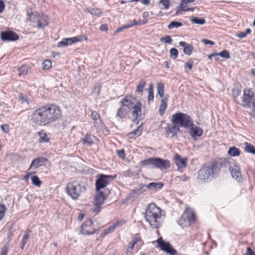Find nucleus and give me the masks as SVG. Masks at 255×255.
Wrapping results in <instances>:
<instances>
[{"label": "nucleus", "mask_w": 255, "mask_h": 255, "mask_svg": "<svg viewBox=\"0 0 255 255\" xmlns=\"http://www.w3.org/2000/svg\"><path fill=\"white\" fill-rule=\"evenodd\" d=\"M62 112L59 106L47 104L35 110L31 115V120L38 126H46L59 119Z\"/></svg>", "instance_id": "obj_1"}, {"label": "nucleus", "mask_w": 255, "mask_h": 255, "mask_svg": "<svg viewBox=\"0 0 255 255\" xmlns=\"http://www.w3.org/2000/svg\"><path fill=\"white\" fill-rule=\"evenodd\" d=\"M230 165L229 160L225 158L214 159L210 165H203L198 171L197 178L204 182L211 181L219 175L222 168Z\"/></svg>", "instance_id": "obj_2"}, {"label": "nucleus", "mask_w": 255, "mask_h": 255, "mask_svg": "<svg viewBox=\"0 0 255 255\" xmlns=\"http://www.w3.org/2000/svg\"><path fill=\"white\" fill-rule=\"evenodd\" d=\"M171 121L172 125L168 124L165 128L167 134H171V137L177 136V132L180 131L179 127L188 128L192 125L190 116L181 112H177L172 115Z\"/></svg>", "instance_id": "obj_3"}, {"label": "nucleus", "mask_w": 255, "mask_h": 255, "mask_svg": "<svg viewBox=\"0 0 255 255\" xmlns=\"http://www.w3.org/2000/svg\"><path fill=\"white\" fill-rule=\"evenodd\" d=\"M145 218L153 228H159L162 224L161 209L154 203L149 204L146 210Z\"/></svg>", "instance_id": "obj_4"}, {"label": "nucleus", "mask_w": 255, "mask_h": 255, "mask_svg": "<svg viewBox=\"0 0 255 255\" xmlns=\"http://www.w3.org/2000/svg\"><path fill=\"white\" fill-rule=\"evenodd\" d=\"M140 163L141 165L150 169L158 168L161 170L168 169L171 165L169 160L160 157H150L142 160Z\"/></svg>", "instance_id": "obj_5"}, {"label": "nucleus", "mask_w": 255, "mask_h": 255, "mask_svg": "<svg viewBox=\"0 0 255 255\" xmlns=\"http://www.w3.org/2000/svg\"><path fill=\"white\" fill-rule=\"evenodd\" d=\"M66 190L67 194L73 199L77 200L82 193L86 191V188L77 180H74L67 184Z\"/></svg>", "instance_id": "obj_6"}, {"label": "nucleus", "mask_w": 255, "mask_h": 255, "mask_svg": "<svg viewBox=\"0 0 255 255\" xmlns=\"http://www.w3.org/2000/svg\"><path fill=\"white\" fill-rule=\"evenodd\" d=\"M196 215L194 211L187 207L178 221V224L182 228L188 227L196 221Z\"/></svg>", "instance_id": "obj_7"}, {"label": "nucleus", "mask_w": 255, "mask_h": 255, "mask_svg": "<svg viewBox=\"0 0 255 255\" xmlns=\"http://www.w3.org/2000/svg\"><path fill=\"white\" fill-rule=\"evenodd\" d=\"M29 20L33 23L34 26L38 29H42L48 25V18L46 15L43 14H39L38 12L35 13H28Z\"/></svg>", "instance_id": "obj_8"}, {"label": "nucleus", "mask_w": 255, "mask_h": 255, "mask_svg": "<svg viewBox=\"0 0 255 255\" xmlns=\"http://www.w3.org/2000/svg\"><path fill=\"white\" fill-rule=\"evenodd\" d=\"M116 175L112 176L109 175H105L103 174H99L97 176L95 186L97 191H101L100 190L106 187L110 181L113 180L116 178Z\"/></svg>", "instance_id": "obj_9"}, {"label": "nucleus", "mask_w": 255, "mask_h": 255, "mask_svg": "<svg viewBox=\"0 0 255 255\" xmlns=\"http://www.w3.org/2000/svg\"><path fill=\"white\" fill-rule=\"evenodd\" d=\"M95 221H92L91 219L84 222L81 226V233L84 235H90L99 231V228H95Z\"/></svg>", "instance_id": "obj_10"}, {"label": "nucleus", "mask_w": 255, "mask_h": 255, "mask_svg": "<svg viewBox=\"0 0 255 255\" xmlns=\"http://www.w3.org/2000/svg\"><path fill=\"white\" fill-rule=\"evenodd\" d=\"M105 199L106 197L103 191H97L94 202L95 207L92 210L93 212L98 214L100 212L101 206L104 204Z\"/></svg>", "instance_id": "obj_11"}, {"label": "nucleus", "mask_w": 255, "mask_h": 255, "mask_svg": "<svg viewBox=\"0 0 255 255\" xmlns=\"http://www.w3.org/2000/svg\"><path fill=\"white\" fill-rule=\"evenodd\" d=\"M142 104L139 101L136 102V104L131 109L132 120L133 122L138 124L139 121L143 118V116L141 114Z\"/></svg>", "instance_id": "obj_12"}, {"label": "nucleus", "mask_w": 255, "mask_h": 255, "mask_svg": "<svg viewBox=\"0 0 255 255\" xmlns=\"http://www.w3.org/2000/svg\"><path fill=\"white\" fill-rule=\"evenodd\" d=\"M156 242L161 250L170 255H175L177 254V251L172 248L171 244L169 242L164 241L162 238H159Z\"/></svg>", "instance_id": "obj_13"}, {"label": "nucleus", "mask_w": 255, "mask_h": 255, "mask_svg": "<svg viewBox=\"0 0 255 255\" xmlns=\"http://www.w3.org/2000/svg\"><path fill=\"white\" fill-rule=\"evenodd\" d=\"M255 92L252 89H245L243 98V106L245 108H250L251 103L254 99Z\"/></svg>", "instance_id": "obj_14"}, {"label": "nucleus", "mask_w": 255, "mask_h": 255, "mask_svg": "<svg viewBox=\"0 0 255 255\" xmlns=\"http://www.w3.org/2000/svg\"><path fill=\"white\" fill-rule=\"evenodd\" d=\"M190 119L192 122V125L185 128L189 129V133L190 135L192 138L196 140L197 137H199L202 135L203 130L200 127L194 125L193 119L190 116Z\"/></svg>", "instance_id": "obj_15"}, {"label": "nucleus", "mask_w": 255, "mask_h": 255, "mask_svg": "<svg viewBox=\"0 0 255 255\" xmlns=\"http://www.w3.org/2000/svg\"><path fill=\"white\" fill-rule=\"evenodd\" d=\"M84 38L86 39V37H85V36L83 35H80L76 37L64 38L62 41L59 42L57 43V46L58 47L66 46L69 44H72L77 42L81 41L83 40Z\"/></svg>", "instance_id": "obj_16"}, {"label": "nucleus", "mask_w": 255, "mask_h": 255, "mask_svg": "<svg viewBox=\"0 0 255 255\" xmlns=\"http://www.w3.org/2000/svg\"><path fill=\"white\" fill-rule=\"evenodd\" d=\"M17 34L12 31L7 30L2 31L0 33V38L2 41H14L19 39Z\"/></svg>", "instance_id": "obj_17"}, {"label": "nucleus", "mask_w": 255, "mask_h": 255, "mask_svg": "<svg viewBox=\"0 0 255 255\" xmlns=\"http://www.w3.org/2000/svg\"><path fill=\"white\" fill-rule=\"evenodd\" d=\"M138 101L132 96L127 95L121 101L120 104L131 111L133 107L135 106V105L136 104V102Z\"/></svg>", "instance_id": "obj_18"}, {"label": "nucleus", "mask_w": 255, "mask_h": 255, "mask_svg": "<svg viewBox=\"0 0 255 255\" xmlns=\"http://www.w3.org/2000/svg\"><path fill=\"white\" fill-rule=\"evenodd\" d=\"M82 141L84 145L91 146L94 143H96L99 140L95 135L90 133H87L84 137L82 138Z\"/></svg>", "instance_id": "obj_19"}, {"label": "nucleus", "mask_w": 255, "mask_h": 255, "mask_svg": "<svg viewBox=\"0 0 255 255\" xmlns=\"http://www.w3.org/2000/svg\"><path fill=\"white\" fill-rule=\"evenodd\" d=\"M174 161L178 170L185 168L187 165V159L186 158H182L179 154H176L174 156Z\"/></svg>", "instance_id": "obj_20"}, {"label": "nucleus", "mask_w": 255, "mask_h": 255, "mask_svg": "<svg viewBox=\"0 0 255 255\" xmlns=\"http://www.w3.org/2000/svg\"><path fill=\"white\" fill-rule=\"evenodd\" d=\"M229 171L232 177L234 179L237 181H240L242 179V175L239 166L235 164L233 166H230Z\"/></svg>", "instance_id": "obj_21"}, {"label": "nucleus", "mask_w": 255, "mask_h": 255, "mask_svg": "<svg viewBox=\"0 0 255 255\" xmlns=\"http://www.w3.org/2000/svg\"><path fill=\"white\" fill-rule=\"evenodd\" d=\"M47 161V159L44 157H39L36 158L32 161L28 170H30L31 168H38L42 166Z\"/></svg>", "instance_id": "obj_22"}, {"label": "nucleus", "mask_w": 255, "mask_h": 255, "mask_svg": "<svg viewBox=\"0 0 255 255\" xmlns=\"http://www.w3.org/2000/svg\"><path fill=\"white\" fill-rule=\"evenodd\" d=\"M91 117L94 121V126L96 128H100L102 124V120L100 119L99 114L95 111H92Z\"/></svg>", "instance_id": "obj_23"}, {"label": "nucleus", "mask_w": 255, "mask_h": 255, "mask_svg": "<svg viewBox=\"0 0 255 255\" xmlns=\"http://www.w3.org/2000/svg\"><path fill=\"white\" fill-rule=\"evenodd\" d=\"M179 45L180 46L183 47V53L188 56H190L193 50V47L192 45L187 43L185 41H180L179 43Z\"/></svg>", "instance_id": "obj_24"}, {"label": "nucleus", "mask_w": 255, "mask_h": 255, "mask_svg": "<svg viewBox=\"0 0 255 255\" xmlns=\"http://www.w3.org/2000/svg\"><path fill=\"white\" fill-rule=\"evenodd\" d=\"M167 101L168 99L164 98L161 100V104L159 107L158 112L161 116H162L165 112L167 107Z\"/></svg>", "instance_id": "obj_25"}, {"label": "nucleus", "mask_w": 255, "mask_h": 255, "mask_svg": "<svg viewBox=\"0 0 255 255\" xmlns=\"http://www.w3.org/2000/svg\"><path fill=\"white\" fill-rule=\"evenodd\" d=\"M163 186V184L162 182H151L146 185V188L149 190L157 191V190L161 189Z\"/></svg>", "instance_id": "obj_26"}, {"label": "nucleus", "mask_w": 255, "mask_h": 255, "mask_svg": "<svg viewBox=\"0 0 255 255\" xmlns=\"http://www.w3.org/2000/svg\"><path fill=\"white\" fill-rule=\"evenodd\" d=\"M144 186L145 185L144 184L140 185L139 188L132 190L129 194V197L131 198H136L139 195L142 194L143 193L142 189Z\"/></svg>", "instance_id": "obj_27"}, {"label": "nucleus", "mask_w": 255, "mask_h": 255, "mask_svg": "<svg viewBox=\"0 0 255 255\" xmlns=\"http://www.w3.org/2000/svg\"><path fill=\"white\" fill-rule=\"evenodd\" d=\"M18 98L21 104L25 106H28L29 103L31 102V100L29 99L27 96L22 93L18 94Z\"/></svg>", "instance_id": "obj_28"}, {"label": "nucleus", "mask_w": 255, "mask_h": 255, "mask_svg": "<svg viewBox=\"0 0 255 255\" xmlns=\"http://www.w3.org/2000/svg\"><path fill=\"white\" fill-rule=\"evenodd\" d=\"M145 85L146 81L143 79H141L137 85L135 92L140 95H142L143 94V90Z\"/></svg>", "instance_id": "obj_29"}, {"label": "nucleus", "mask_w": 255, "mask_h": 255, "mask_svg": "<svg viewBox=\"0 0 255 255\" xmlns=\"http://www.w3.org/2000/svg\"><path fill=\"white\" fill-rule=\"evenodd\" d=\"M228 154L231 156H237L240 154V150L234 146L229 148Z\"/></svg>", "instance_id": "obj_30"}, {"label": "nucleus", "mask_w": 255, "mask_h": 255, "mask_svg": "<svg viewBox=\"0 0 255 255\" xmlns=\"http://www.w3.org/2000/svg\"><path fill=\"white\" fill-rule=\"evenodd\" d=\"M153 85L152 83H151L149 86L148 88V95L147 100L149 102L150 101H152L154 100V91H153Z\"/></svg>", "instance_id": "obj_31"}, {"label": "nucleus", "mask_w": 255, "mask_h": 255, "mask_svg": "<svg viewBox=\"0 0 255 255\" xmlns=\"http://www.w3.org/2000/svg\"><path fill=\"white\" fill-rule=\"evenodd\" d=\"M245 150L247 152L255 155V147L253 145L248 142H245Z\"/></svg>", "instance_id": "obj_32"}, {"label": "nucleus", "mask_w": 255, "mask_h": 255, "mask_svg": "<svg viewBox=\"0 0 255 255\" xmlns=\"http://www.w3.org/2000/svg\"><path fill=\"white\" fill-rule=\"evenodd\" d=\"M232 91L233 97L236 100L241 93V86L234 88Z\"/></svg>", "instance_id": "obj_33"}, {"label": "nucleus", "mask_w": 255, "mask_h": 255, "mask_svg": "<svg viewBox=\"0 0 255 255\" xmlns=\"http://www.w3.org/2000/svg\"><path fill=\"white\" fill-rule=\"evenodd\" d=\"M87 10L92 15H95L98 17L100 16L102 14L101 10L97 8H88Z\"/></svg>", "instance_id": "obj_34"}, {"label": "nucleus", "mask_w": 255, "mask_h": 255, "mask_svg": "<svg viewBox=\"0 0 255 255\" xmlns=\"http://www.w3.org/2000/svg\"><path fill=\"white\" fill-rule=\"evenodd\" d=\"M164 86L162 83H158L157 84V94L160 97H163L164 96Z\"/></svg>", "instance_id": "obj_35"}, {"label": "nucleus", "mask_w": 255, "mask_h": 255, "mask_svg": "<svg viewBox=\"0 0 255 255\" xmlns=\"http://www.w3.org/2000/svg\"><path fill=\"white\" fill-rule=\"evenodd\" d=\"M39 141L40 142H47L49 141L50 138L48 137V135L45 133L39 132Z\"/></svg>", "instance_id": "obj_36"}, {"label": "nucleus", "mask_w": 255, "mask_h": 255, "mask_svg": "<svg viewBox=\"0 0 255 255\" xmlns=\"http://www.w3.org/2000/svg\"><path fill=\"white\" fill-rule=\"evenodd\" d=\"M183 25L182 23L176 21H172L170 24L168 25V28L169 29H172L173 28H178Z\"/></svg>", "instance_id": "obj_37"}, {"label": "nucleus", "mask_w": 255, "mask_h": 255, "mask_svg": "<svg viewBox=\"0 0 255 255\" xmlns=\"http://www.w3.org/2000/svg\"><path fill=\"white\" fill-rule=\"evenodd\" d=\"M217 57L221 56L225 59H229L230 57L229 52L226 50H224L219 53H216Z\"/></svg>", "instance_id": "obj_38"}, {"label": "nucleus", "mask_w": 255, "mask_h": 255, "mask_svg": "<svg viewBox=\"0 0 255 255\" xmlns=\"http://www.w3.org/2000/svg\"><path fill=\"white\" fill-rule=\"evenodd\" d=\"M32 183L35 186L39 187L42 182L39 178L37 175H34L31 177Z\"/></svg>", "instance_id": "obj_39"}, {"label": "nucleus", "mask_w": 255, "mask_h": 255, "mask_svg": "<svg viewBox=\"0 0 255 255\" xmlns=\"http://www.w3.org/2000/svg\"><path fill=\"white\" fill-rule=\"evenodd\" d=\"M28 67L26 65H22L18 68L19 76L24 75L27 73Z\"/></svg>", "instance_id": "obj_40"}, {"label": "nucleus", "mask_w": 255, "mask_h": 255, "mask_svg": "<svg viewBox=\"0 0 255 255\" xmlns=\"http://www.w3.org/2000/svg\"><path fill=\"white\" fill-rule=\"evenodd\" d=\"M191 22L195 24L202 25L205 23L206 20L203 18H199L197 17H195L192 19H191Z\"/></svg>", "instance_id": "obj_41"}, {"label": "nucleus", "mask_w": 255, "mask_h": 255, "mask_svg": "<svg viewBox=\"0 0 255 255\" xmlns=\"http://www.w3.org/2000/svg\"><path fill=\"white\" fill-rule=\"evenodd\" d=\"M169 53L170 57L173 59H175L178 57V51L175 48H171L169 50Z\"/></svg>", "instance_id": "obj_42"}, {"label": "nucleus", "mask_w": 255, "mask_h": 255, "mask_svg": "<svg viewBox=\"0 0 255 255\" xmlns=\"http://www.w3.org/2000/svg\"><path fill=\"white\" fill-rule=\"evenodd\" d=\"M127 114L124 112L120 108L117 111L116 118H119L120 119H123L126 117Z\"/></svg>", "instance_id": "obj_43"}, {"label": "nucleus", "mask_w": 255, "mask_h": 255, "mask_svg": "<svg viewBox=\"0 0 255 255\" xmlns=\"http://www.w3.org/2000/svg\"><path fill=\"white\" fill-rule=\"evenodd\" d=\"M42 68L44 70L49 69L52 65L51 62L49 60H46L42 63Z\"/></svg>", "instance_id": "obj_44"}, {"label": "nucleus", "mask_w": 255, "mask_h": 255, "mask_svg": "<svg viewBox=\"0 0 255 255\" xmlns=\"http://www.w3.org/2000/svg\"><path fill=\"white\" fill-rule=\"evenodd\" d=\"M30 230H27L25 232L24 235L22 238V241H21V244H25L27 243V241L29 239V232H30Z\"/></svg>", "instance_id": "obj_45"}, {"label": "nucleus", "mask_w": 255, "mask_h": 255, "mask_svg": "<svg viewBox=\"0 0 255 255\" xmlns=\"http://www.w3.org/2000/svg\"><path fill=\"white\" fill-rule=\"evenodd\" d=\"M160 41L165 43L171 44L172 41V39L170 36L166 35L165 37L160 38Z\"/></svg>", "instance_id": "obj_46"}, {"label": "nucleus", "mask_w": 255, "mask_h": 255, "mask_svg": "<svg viewBox=\"0 0 255 255\" xmlns=\"http://www.w3.org/2000/svg\"><path fill=\"white\" fill-rule=\"evenodd\" d=\"M5 211V206L3 204H0V220H1L4 216Z\"/></svg>", "instance_id": "obj_47"}, {"label": "nucleus", "mask_w": 255, "mask_h": 255, "mask_svg": "<svg viewBox=\"0 0 255 255\" xmlns=\"http://www.w3.org/2000/svg\"><path fill=\"white\" fill-rule=\"evenodd\" d=\"M142 131V128L141 126H139L137 128L132 131V133L135 136V137H138L141 134V132Z\"/></svg>", "instance_id": "obj_48"}, {"label": "nucleus", "mask_w": 255, "mask_h": 255, "mask_svg": "<svg viewBox=\"0 0 255 255\" xmlns=\"http://www.w3.org/2000/svg\"><path fill=\"white\" fill-rule=\"evenodd\" d=\"M159 2L161 3L165 9H168L170 6V0H160Z\"/></svg>", "instance_id": "obj_49"}, {"label": "nucleus", "mask_w": 255, "mask_h": 255, "mask_svg": "<svg viewBox=\"0 0 255 255\" xmlns=\"http://www.w3.org/2000/svg\"><path fill=\"white\" fill-rule=\"evenodd\" d=\"M13 236V234L12 232L11 229H9L7 234V237L6 240L7 243H9L11 240L12 237Z\"/></svg>", "instance_id": "obj_50"}, {"label": "nucleus", "mask_w": 255, "mask_h": 255, "mask_svg": "<svg viewBox=\"0 0 255 255\" xmlns=\"http://www.w3.org/2000/svg\"><path fill=\"white\" fill-rule=\"evenodd\" d=\"M117 154L119 158L125 159L126 155L124 149L117 150Z\"/></svg>", "instance_id": "obj_51"}, {"label": "nucleus", "mask_w": 255, "mask_h": 255, "mask_svg": "<svg viewBox=\"0 0 255 255\" xmlns=\"http://www.w3.org/2000/svg\"><path fill=\"white\" fill-rule=\"evenodd\" d=\"M180 6H181V5L179 4L176 7V15L181 14L182 11H186L185 8H181Z\"/></svg>", "instance_id": "obj_52"}, {"label": "nucleus", "mask_w": 255, "mask_h": 255, "mask_svg": "<svg viewBox=\"0 0 255 255\" xmlns=\"http://www.w3.org/2000/svg\"><path fill=\"white\" fill-rule=\"evenodd\" d=\"M141 238L137 234H136L135 236L132 239L131 242L134 243L135 245L139 241H140Z\"/></svg>", "instance_id": "obj_53"}, {"label": "nucleus", "mask_w": 255, "mask_h": 255, "mask_svg": "<svg viewBox=\"0 0 255 255\" xmlns=\"http://www.w3.org/2000/svg\"><path fill=\"white\" fill-rule=\"evenodd\" d=\"M201 41L204 43L205 45L210 44L211 45H214L215 43L214 41L207 39H202Z\"/></svg>", "instance_id": "obj_54"}, {"label": "nucleus", "mask_w": 255, "mask_h": 255, "mask_svg": "<svg viewBox=\"0 0 255 255\" xmlns=\"http://www.w3.org/2000/svg\"><path fill=\"white\" fill-rule=\"evenodd\" d=\"M1 129L4 133H8L9 131V127L6 124L2 125L1 126Z\"/></svg>", "instance_id": "obj_55"}, {"label": "nucleus", "mask_w": 255, "mask_h": 255, "mask_svg": "<svg viewBox=\"0 0 255 255\" xmlns=\"http://www.w3.org/2000/svg\"><path fill=\"white\" fill-rule=\"evenodd\" d=\"M176 179H178L180 181H186L189 179V177L186 176L185 175H182L181 176H177Z\"/></svg>", "instance_id": "obj_56"}, {"label": "nucleus", "mask_w": 255, "mask_h": 255, "mask_svg": "<svg viewBox=\"0 0 255 255\" xmlns=\"http://www.w3.org/2000/svg\"><path fill=\"white\" fill-rule=\"evenodd\" d=\"M179 4L181 5V8H188L187 6H188L189 3L188 2H186V1L185 0H181Z\"/></svg>", "instance_id": "obj_57"}, {"label": "nucleus", "mask_w": 255, "mask_h": 255, "mask_svg": "<svg viewBox=\"0 0 255 255\" xmlns=\"http://www.w3.org/2000/svg\"><path fill=\"white\" fill-rule=\"evenodd\" d=\"M130 26L129 25H128V24H126V25H123V26L122 27H120L119 28H118L117 30H116V32L118 33V32H121L124 29H127V28H130Z\"/></svg>", "instance_id": "obj_58"}, {"label": "nucleus", "mask_w": 255, "mask_h": 255, "mask_svg": "<svg viewBox=\"0 0 255 255\" xmlns=\"http://www.w3.org/2000/svg\"><path fill=\"white\" fill-rule=\"evenodd\" d=\"M244 255H255V252H254L250 247L247 249V252Z\"/></svg>", "instance_id": "obj_59"}, {"label": "nucleus", "mask_w": 255, "mask_h": 255, "mask_svg": "<svg viewBox=\"0 0 255 255\" xmlns=\"http://www.w3.org/2000/svg\"><path fill=\"white\" fill-rule=\"evenodd\" d=\"M5 8V4L4 1L0 0V13H1Z\"/></svg>", "instance_id": "obj_60"}, {"label": "nucleus", "mask_w": 255, "mask_h": 255, "mask_svg": "<svg viewBox=\"0 0 255 255\" xmlns=\"http://www.w3.org/2000/svg\"><path fill=\"white\" fill-rule=\"evenodd\" d=\"M8 251V247L5 246L2 248L1 250V253L0 255H7V253Z\"/></svg>", "instance_id": "obj_61"}, {"label": "nucleus", "mask_w": 255, "mask_h": 255, "mask_svg": "<svg viewBox=\"0 0 255 255\" xmlns=\"http://www.w3.org/2000/svg\"><path fill=\"white\" fill-rule=\"evenodd\" d=\"M193 65V61L190 60L186 63V66L189 68V70L192 69Z\"/></svg>", "instance_id": "obj_62"}, {"label": "nucleus", "mask_w": 255, "mask_h": 255, "mask_svg": "<svg viewBox=\"0 0 255 255\" xmlns=\"http://www.w3.org/2000/svg\"><path fill=\"white\" fill-rule=\"evenodd\" d=\"M100 30L101 31H107L108 30V25L106 24H103L100 27Z\"/></svg>", "instance_id": "obj_63"}, {"label": "nucleus", "mask_w": 255, "mask_h": 255, "mask_svg": "<svg viewBox=\"0 0 255 255\" xmlns=\"http://www.w3.org/2000/svg\"><path fill=\"white\" fill-rule=\"evenodd\" d=\"M120 108L122 110V111H124V112H125L127 114H128V113L130 111L128 108H127L126 107H125V106H123L122 105H121Z\"/></svg>", "instance_id": "obj_64"}]
</instances>
